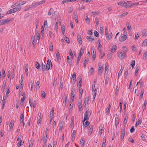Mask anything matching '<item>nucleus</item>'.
<instances>
[{"label": "nucleus", "mask_w": 147, "mask_h": 147, "mask_svg": "<svg viewBox=\"0 0 147 147\" xmlns=\"http://www.w3.org/2000/svg\"><path fill=\"white\" fill-rule=\"evenodd\" d=\"M26 2V1H22L20 0L18 1L16 3L13 5L12 6V7H13L16 6H21L22 5L24 4H25Z\"/></svg>", "instance_id": "1"}, {"label": "nucleus", "mask_w": 147, "mask_h": 147, "mask_svg": "<svg viewBox=\"0 0 147 147\" xmlns=\"http://www.w3.org/2000/svg\"><path fill=\"white\" fill-rule=\"evenodd\" d=\"M118 56L119 58L121 59L125 58L127 56L125 52L117 53Z\"/></svg>", "instance_id": "2"}, {"label": "nucleus", "mask_w": 147, "mask_h": 147, "mask_svg": "<svg viewBox=\"0 0 147 147\" xmlns=\"http://www.w3.org/2000/svg\"><path fill=\"white\" fill-rule=\"evenodd\" d=\"M88 110H86L84 114V119L83 120V122L85 121L86 120H88L89 119V116L88 115Z\"/></svg>", "instance_id": "3"}, {"label": "nucleus", "mask_w": 147, "mask_h": 147, "mask_svg": "<svg viewBox=\"0 0 147 147\" xmlns=\"http://www.w3.org/2000/svg\"><path fill=\"white\" fill-rule=\"evenodd\" d=\"M4 25H6L12 22L13 19L12 18H9L6 20L3 19Z\"/></svg>", "instance_id": "4"}, {"label": "nucleus", "mask_w": 147, "mask_h": 147, "mask_svg": "<svg viewBox=\"0 0 147 147\" xmlns=\"http://www.w3.org/2000/svg\"><path fill=\"white\" fill-rule=\"evenodd\" d=\"M51 65H52V63L51 61H50L49 60L47 61V64L46 68V70H48L50 68Z\"/></svg>", "instance_id": "5"}, {"label": "nucleus", "mask_w": 147, "mask_h": 147, "mask_svg": "<svg viewBox=\"0 0 147 147\" xmlns=\"http://www.w3.org/2000/svg\"><path fill=\"white\" fill-rule=\"evenodd\" d=\"M91 51H92V53H91L92 57L94 60L96 58V52L94 51V50L93 49V47H92V50Z\"/></svg>", "instance_id": "6"}, {"label": "nucleus", "mask_w": 147, "mask_h": 147, "mask_svg": "<svg viewBox=\"0 0 147 147\" xmlns=\"http://www.w3.org/2000/svg\"><path fill=\"white\" fill-rule=\"evenodd\" d=\"M79 79L78 80V81H79V82L77 84V86L78 87L79 86V88L80 87L82 86L81 83L82 82V76L81 75H80L79 76Z\"/></svg>", "instance_id": "7"}, {"label": "nucleus", "mask_w": 147, "mask_h": 147, "mask_svg": "<svg viewBox=\"0 0 147 147\" xmlns=\"http://www.w3.org/2000/svg\"><path fill=\"white\" fill-rule=\"evenodd\" d=\"M76 75L75 72H74L73 73V75L72 76L71 79L72 80V82L73 83V84H74L75 82L76 81Z\"/></svg>", "instance_id": "8"}, {"label": "nucleus", "mask_w": 147, "mask_h": 147, "mask_svg": "<svg viewBox=\"0 0 147 147\" xmlns=\"http://www.w3.org/2000/svg\"><path fill=\"white\" fill-rule=\"evenodd\" d=\"M118 5L122 6L124 7H126V2L125 1H120L117 3Z\"/></svg>", "instance_id": "9"}, {"label": "nucleus", "mask_w": 147, "mask_h": 147, "mask_svg": "<svg viewBox=\"0 0 147 147\" xmlns=\"http://www.w3.org/2000/svg\"><path fill=\"white\" fill-rule=\"evenodd\" d=\"M125 128H123L121 130V138L122 140H123L124 138V136L125 134Z\"/></svg>", "instance_id": "10"}, {"label": "nucleus", "mask_w": 147, "mask_h": 147, "mask_svg": "<svg viewBox=\"0 0 147 147\" xmlns=\"http://www.w3.org/2000/svg\"><path fill=\"white\" fill-rule=\"evenodd\" d=\"M35 32L36 38L38 40H39L40 39L39 32L38 30H36Z\"/></svg>", "instance_id": "11"}, {"label": "nucleus", "mask_w": 147, "mask_h": 147, "mask_svg": "<svg viewBox=\"0 0 147 147\" xmlns=\"http://www.w3.org/2000/svg\"><path fill=\"white\" fill-rule=\"evenodd\" d=\"M28 64H26L24 66V69L26 72V76H28Z\"/></svg>", "instance_id": "12"}, {"label": "nucleus", "mask_w": 147, "mask_h": 147, "mask_svg": "<svg viewBox=\"0 0 147 147\" xmlns=\"http://www.w3.org/2000/svg\"><path fill=\"white\" fill-rule=\"evenodd\" d=\"M109 66L107 63H106L105 64V74L106 73L107 74L108 71Z\"/></svg>", "instance_id": "13"}, {"label": "nucleus", "mask_w": 147, "mask_h": 147, "mask_svg": "<svg viewBox=\"0 0 147 147\" xmlns=\"http://www.w3.org/2000/svg\"><path fill=\"white\" fill-rule=\"evenodd\" d=\"M75 93L74 92V89L73 88H71V97L72 96H73V99H72V100H74V96H75Z\"/></svg>", "instance_id": "14"}, {"label": "nucleus", "mask_w": 147, "mask_h": 147, "mask_svg": "<svg viewBox=\"0 0 147 147\" xmlns=\"http://www.w3.org/2000/svg\"><path fill=\"white\" fill-rule=\"evenodd\" d=\"M84 48L85 47H82L80 50V51L79 53V55H80L81 56L84 53Z\"/></svg>", "instance_id": "15"}, {"label": "nucleus", "mask_w": 147, "mask_h": 147, "mask_svg": "<svg viewBox=\"0 0 147 147\" xmlns=\"http://www.w3.org/2000/svg\"><path fill=\"white\" fill-rule=\"evenodd\" d=\"M56 53L57 56V61H59V60L61 59L60 54L59 51L56 52Z\"/></svg>", "instance_id": "16"}, {"label": "nucleus", "mask_w": 147, "mask_h": 147, "mask_svg": "<svg viewBox=\"0 0 147 147\" xmlns=\"http://www.w3.org/2000/svg\"><path fill=\"white\" fill-rule=\"evenodd\" d=\"M67 100V96L65 95L64 97L63 101V106H65L66 105V102Z\"/></svg>", "instance_id": "17"}, {"label": "nucleus", "mask_w": 147, "mask_h": 147, "mask_svg": "<svg viewBox=\"0 0 147 147\" xmlns=\"http://www.w3.org/2000/svg\"><path fill=\"white\" fill-rule=\"evenodd\" d=\"M84 61L83 62V67L85 68L86 66L87 62H88L89 60L86 59V57H85L84 58Z\"/></svg>", "instance_id": "18"}, {"label": "nucleus", "mask_w": 147, "mask_h": 147, "mask_svg": "<svg viewBox=\"0 0 147 147\" xmlns=\"http://www.w3.org/2000/svg\"><path fill=\"white\" fill-rule=\"evenodd\" d=\"M88 100L89 99L87 97L85 98L84 102L83 104L84 107H86V106L88 104Z\"/></svg>", "instance_id": "19"}, {"label": "nucleus", "mask_w": 147, "mask_h": 147, "mask_svg": "<svg viewBox=\"0 0 147 147\" xmlns=\"http://www.w3.org/2000/svg\"><path fill=\"white\" fill-rule=\"evenodd\" d=\"M127 37V36H122L121 38H119V40L120 42H123L126 39Z\"/></svg>", "instance_id": "20"}, {"label": "nucleus", "mask_w": 147, "mask_h": 147, "mask_svg": "<svg viewBox=\"0 0 147 147\" xmlns=\"http://www.w3.org/2000/svg\"><path fill=\"white\" fill-rule=\"evenodd\" d=\"M126 7H129L132 6V4L130 1H127L126 2Z\"/></svg>", "instance_id": "21"}, {"label": "nucleus", "mask_w": 147, "mask_h": 147, "mask_svg": "<svg viewBox=\"0 0 147 147\" xmlns=\"http://www.w3.org/2000/svg\"><path fill=\"white\" fill-rule=\"evenodd\" d=\"M93 131V128L92 126L90 125L89 126V131L88 133L89 135H90L91 134L92 131Z\"/></svg>", "instance_id": "22"}, {"label": "nucleus", "mask_w": 147, "mask_h": 147, "mask_svg": "<svg viewBox=\"0 0 147 147\" xmlns=\"http://www.w3.org/2000/svg\"><path fill=\"white\" fill-rule=\"evenodd\" d=\"M67 61L68 63L69 64V65H70V66L71 65H72V61L71 59H70L69 57L68 56H67Z\"/></svg>", "instance_id": "23"}, {"label": "nucleus", "mask_w": 147, "mask_h": 147, "mask_svg": "<svg viewBox=\"0 0 147 147\" xmlns=\"http://www.w3.org/2000/svg\"><path fill=\"white\" fill-rule=\"evenodd\" d=\"M63 123L61 121L59 124V129L60 131L63 128Z\"/></svg>", "instance_id": "24"}, {"label": "nucleus", "mask_w": 147, "mask_h": 147, "mask_svg": "<svg viewBox=\"0 0 147 147\" xmlns=\"http://www.w3.org/2000/svg\"><path fill=\"white\" fill-rule=\"evenodd\" d=\"M61 30H62V33L63 35L64 34L65 31V27L64 25H63L61 27Z\"/></svg>", "instance_id": "25"}, {"label": "nucleus", "mask_w": 147, "mask_h": 147, "mask_svg": "<svg viewBox=\"0 0 147 147\" xmlns=\"http://www.w3.org/2000/svg\"><path fill=\"white\" fill-rule=\"evenodd\" d=\"M142 122V120L141 119H139L137 121H136V124L135 126L137 127V126L139 125H140Z\"/></svg>", "instance_id": "26"}, {"label": "nucleus", "mask_w": 147, "mask_h": 147, "mask_svg": "<svg viewBox=\"0 0 147 147\" xmlns=\"http://www.w3.org/2000/svg\"><path fill=\"white\" fill-rule=\"evenodd\" d=\"M117 50V47L115 45H113L112 47L111 51L112 52H114Z\"/></svg>", "instance_id": "27"}, {"label": "nucleus", "mask_w": 147, "mask_h": 147, "mask_svg": "<svg viewBox=\"0 0 147 147\" xmlns=\"http://www.w3.org/2000/svg\"><path fill=\"white\" fill-rule=\"evenodd\" d=\"M85 20L86 21V22L87 24H88L90 22V19L88 18V15H87L86 16L85 18Z\"/></svg>", "instance_id": "28"}, {"label": "nucleus", "mask_w": 147, "mask_h": 147, "mask_svg": "<svg viewBox=\"0 0 147 147\" xmlns=\"http://www.w3.org/2000/svg\"><path fill=\"white\" fill-rule=\"evenodd\" d=\"M85 144L84 140V138H82L80 140V144L81 146H84Z\"/></svg>", "instance_id": "29"}, {"label": "nucleus", "mask_w": 147, "mask_h": 147, "mask_svg": "<svg viewBox=\"0 0 147 147\" xmlns=\"http://www.w3.org/2000/svg\"><path fill=\"white\" fill-rule=\"evenodd\" d=\"M135 61L134 60H132L131 61V63H130L131 66L132 68V69L134 68V67L135 65Z\"/></svg>", "instance_id": "30"}, {"label": "nucleus", "mask_w": 147, "mask_h": 147, "mask_svg": "<svg viewBox=\"0 0 147 147\" xmlns=\"http://www.w3.org/2000/svg\"><path fill=\"white\" fill-rule=\"evenodd\" d=\"M78 37L77 39V40L78 42H79V43L82 44V40L81 39V36L78 34Z\"/></svg>", "instance_id": "31"}, {"label": "nucleus", "mask_w": 147, "mask_h": 147, "mask_svg": "<svg viewBox=\"0 0 147 147\" xmlns=\"http://www.w3.org/2000/svg\"><path fill=\"white\" fill-rule=\"evenodd\" d=\"M34 141V139L32 138L29 143V144L28 147H32L33 146V143Z\"/></svg>", "instance_id": "32"}, {"label": "nucleus", "mask_w": 147, "mask_h": 147, "mask_svg": "<svg viewBox=\"0 0 147 147\" xmlns=\"http://www.w3.org/2000/svg\"><path fill=\"white\" fill-rule=\"evenodd\" d=\"M86 38L90 42H92L94 40V38H92L90 36H87L86 37Z\"/></svg>", "instance_id": "33"}, {"label": "nucleus", "mask_w": 147, "mask_h": 147, "mask_svg": "<svg viewBox=\"0 0 147 147\" xmlns=\"http://www.w3.org/2000/svg\"><path fill=\"white\" fill-rule=\"evenodd\" d=\"M147 102L146 100H145L144 102V103L143 104V105L142 107V109L143 110V111H144L146 108V105Z\"/></svg>", "instance_id": "34"}, {"label": "nucleus", "mask_w": 147, "mask_h": 147, "mask_svg": "<svg viewBox=\"0 0 147 147\" xmlns=\"http://www.w3.org/2000/svg\"><path fill=\"white\" fill-rule=\"evenodd\" d=\"M106 142V138L105 137H104L103 138V140H102V147H105Z\"/></svg>", "instance_id": "35"}, {"label": "nucleus", "mask_w": 147, "mask_h": 147, "mask_svg": "<svg viewBox=\"0 0 147 147\" xmlns=\"http://www.w3.org/2000/svg\"><path fill=\"white\" fill-rule=\"evenodd\" d=\"M50 45L49 46V50L50 51H52L53 50V45L52 43H50Z\"/></svg>", "instance_id": "36"}, {"label": "nucleus", "mask_w": 147, "mask_h": 147, "mask_svg": "<svg viewBox=\"0 0 147 147\" xmlns=\"http://www.w3.org/2000/svg\"><path fill=\"white\" fill-rule=\"evenodd\" d=\"M144 90L143 89H141L140 92V98L142 99L143 98V95L144 94Z\"/></svg>", "instance_id": "37"}, {"label": "nucleus", "mask_w": 147, "mask_h": 147, "mask_svg": "<svg viewBox=\"0 0 147 147\" xmlns=\"http://www.w3.org/2000/svg\"><path fill=\"white\" fill-rule=\"evenodd\" d=\"M53 8H50L48 11V15L49 16H51L53 13Z\"/></svg>", "instance_id": "38"}, {"label": "nucleus", "mask_w": 147, "mask_h": 147, "mask_svg": "<svg viewBox=\"0 0 147 147\" xmlns=\"http://www.w3.org/2000/svg\"><path fill=\"white\" fill-rule=\"evenodd\" d=\"M79 90L80 92L79 96L80 97L82 96V94L83 93V90L81 88V87L79 88Z\"/></svg>", "instance_id": "39"}, {"label": "nucleus", "mask_w": 147, "mask_h": 147, "mask_svg": "<svg viewBox=\"0 0 147 147\" xmlns=\"http://www.w3.org/2000/svg\"><path fill=\"white\" fill-rule=\"evenodd\" d=\"M142 79H140V80L139 82H137L136 85L137 86L138 84L139 83V84L140 85V87H141L142 85Z\"/></svg>", "instance_id": "40"}, {"label": "nucleus", "mask_w": 147, "mask_h": 147, "mask_svg": "<svg viewBox=\"0 0 147 147\" xmlns=\"http://www.w3.org/2000/svg\"><path fill=\"white\" fill-rule=\"evenodd\" d=\"M105 35L106 36H107L108 35V29L107 27H105Z\"/></svg>", "instance_id": "41"}, {"label": "nucleus", "mask_w": 147, "mask_h": 147, "mask_svg": "<svg viewBox=\"0 0 147 147\" xmlns=\"http://www.w3.org/2000/svg\"><path fill=\"white\" fill-rule=\"evenodd\" d=\"M76 131L74 130L73 131L72 134H71L72 139L73 140L75 139V135L76 134Z\"/></svg>", "instance_id": "42"}, {"label": "nucleus", "mask_w": 147, "mask_h": 147, "mask_svg": "<svg viewBox=\"0 0 147 147\" xmlns=\"http://www.w3.org/2000/svg\"><path fill=\"white\" fill-rule=\"evenodd\" d=\"M32 43L33 46L35 47L36 46L35 42V38L34 37L32 36Z\"/></svg>", "instance_id": "43"}, {"label": "nucleus", "mask_w": 147, "mask_h": 147, "mask_svg": "<svg viewBox=\"0 0 147 147\" xmlns=\"http://www.w3.org/2000/svg\"><path fill=\"white\" fill-rule=\"evenodd\" d=\"M103 125H102L101 126H100V127H99V133L100 135H101L102 134V129L103 128Z\"/></svg>", "instance_id": "44"}, {"label": "nucleus", "mask_w": 147, "mask_h": 147, "mask_svg": "<svg viewBox=\"0 0 147 147\" xmlns=\"http://www.w3.org/2000/svg\"><path fill=\"white\" fill-rule=\"evenodd\" d=\"M41 96L43 98H45V92L43 91H41Z\"/></svg>", "instance_id": "45"}, {"label": "nucleus", "mask_w": 147, "mask_h": 147, "mask_svg": "<svg viewBox=\"0 0 147 147\" xmlns=\"http://www.w3.org/2000/svg\"><path fill=\"white\" fill-rule=\"evenodd\" d=\"M89 124H90V122L88 121H86V122H85V123H84H84L83 124V125H84V127H87V126H88Z\"/></svg>", "instance_id": "46"}, {"label": "nucleus", "mask_w": 147, "mask_h": 147, "mask_svg": "<svg viewBox=\"0 0 147 147\" xmlns=\"http://www.w3.org/2000/svg\"><path fill=\"white\" fill-rule=\"evenodd\" d=\"M14 11L13 10V9H12L9 10L7 13L8 14H10L11 13H14Z\"/></svg>", "instance_id": "47"}, {"label": "nucleus", "mask_w": 147, "mask_h": 147, "mask_svg": "<svg viewBox=\"0 0 147 147\" xmlns=\"http://www.w3.org/2000/svg\"><path fill=\"white\" fill-rule=\"evenodd\" d=\"M13 122L12 120L10 122L9 125V127L10 128V129H11L13 127Z\"/></svg>", "instance_id": "48"}, {"label": "nucleus", "mask_w": 147, "mask_h": 147, "mask_svg": "<svg viewBox=\"0 0 147 147\" xmlns=\"http://www.w3.org/2000/svg\"><path fill=\"white\" fill-rule=\"evenodd\" d=\"M54 108H52V109L51 111L50 115V116H53L54 115Z\"/></svg>", "instance_id": "49"}, {"label": "nucleus", "mask_w": 147, "mask_h": 147, "mask_svg": "<svg viewBox=\"0 0 147 147\" xmlns=\"http://www.w3.org/2000/svg\"><path fill=\"white\" fill-rule=\"evenodd\" d=\"M109 80V77L108 76H106L105 80V83L106 85L108 84Z\"/></svg>", "instance_id": "50"}, {"label": "nucleus", "mask_w": 147, "mask_h": 147, "mask_svg": "<svg viewBox=\"0 0 147 147\" xmlns=\"http://www.w3.org/2000/svg\"><path fill=\"white\" fill-rule=\"evenodd\" d=\"M127 119H128L127 116H125V117L124 120V125H125L127 123Z\"/></svg>", "instance_id": "51"}, {"label": "nucleus", "mask_w": 147, "mask_h": 147, "mask_svg": "<svg viewBox=\"0 0 147 147\" xmlns=\"http://www.w3.org/2000/svg\"><path fill=\"white\" fill-rule=\"evenodd\" d=\"M24 143V142H22V140H20L18 144V147L20 146L23 144Z\"/></svg>", "instance_id": "52"}, {"label": "nucleus", "mask_w": 147, "mask_h": 147, "mask_svg": "<svg viewBox=\"0 0 147 147\" xmlns=\"http://www.w3.org/2000/svg\"><path fill=\"white\" fill-rule=\"evenodd\" d=\"M36 68L38 69H39L40 66L39 63L37 61H36Z\"/></svg>", "instance_id": "53"}, {"label": "nucleus", "mask_w": 147, "mask_h": 147, "mask_svg": "<svg viewBox=\"0 0 147 147\" xmlns=\"http://www.w3.org/2000/svg\"><path fill=\"white\" fill-rule=\"evenodd\" d=\"M49 130V128L48 127H47L46 129V131L45 133V137L46 138H47V136H48V131Z\"/></svg>", "instance_id": "54"}, {"label": "nucleus", "mask_w": 147, "mask_h": 147, "mask_svg": "<svg viewBox=\"0 0 147 147\" xmlns=\"http://www.w3.org/2000/svg\"><path fill=\"white\" fill-rule=\"evenodd\" d=\"M105 55V54L104 53H102V52H101L100 55L99 56L100 58V59H102V58H103L104 57V56Z\"/></svg>", "instance_id": "55"}, {"label": "nucleus", "mask_w": 147, "mask_h": 147, "mask_svg": "<svg viewBox=\"0 0 147 147\" xmlns=\"http://www.w3.org/2000/svg\"><path fill=\"white\" fill-rule=\"evenodd\" d=\"M127 29L130 30H131V26L129 23H128L127 24Z\"/></svg>", "instance_id": "56"}, {"label": "nucleus", "mask_w": 147, "mask_h": 147, "mask_svg": "<svg viewBox=\"0 0 147 147\" xmlns=\"http://www.w3.org/2000/svg\"><path fill=\"white\" fill-rule=\"evenodd\" d=\"M128 14V12H125L124 13H123L121 15H120L119 17L120 18H122L123 17L126 16Z\"/></svg>", "instance_id": "57"}, {"label": "nucleus", "mask_w": 147, "mask_h": 147, "mask_svg": "<svg viewBox=\"0 0 147 147\" xmlns=\"http://www.w3.org/2000/svg\"><path fill=\"white\" fill-rule=\"evenodd\" d=\"M100 32L101 34L102 35L104 34V30H103V28L100 27Z\"/></svg>", "instance_id": "58"}, {"label": "nucleus", "mask_w": 147, "mask_h": 147, "mask_svg": "<svg viewBox=\"0 0 147 147\" xmlns=\"http://www.w3.org/2000/svg\"><path fill=\"white\" fill-rule=\"evenodd\" d=\"M143 57L144 58H145V59H147V51H145L143 55Z\"/></svg>", "instance_id": "59"}, {"label": "nucleus", "mask_w": 147, "mask_h": 147, "mask_svg": "<svg viewBox=\"0 0 147 147\" xmlns=\"http://www.w3.org/2000/svg\"><path fill=\"white\" fill-rule=\"evenodd\" d=\"M131 49L132 51H135L137 49V48L134 45H133L131 46Z\"/></svg>", "instance_id": "60"}, {"label": "nucleus", "mask_w": 147, "mask_h": 147, "mask_svg": "<svg viewBox=\"0 0 147 147\" xmlns=\"http://www.w3.org/2000/svg\"><path fill=\"white\" fill-rule=\"evenodd\" d=\"M112 33L110 34L107 36V38L109 40H110L112 37Z\"/></svg>", "instance_id": "61"}, {"label": "nucleus", "mask_w": 147, "mask_h": 147, "mask_svg": "<svg viewBox=\"0 0 147 147\" xmlns=\"http://www.w3.org/2000/svg\"><path fill=\"white\" fill-rule=\"evenodd\" d=\"M6 85V82L5 81H4L3 83V86H2V89H3V90L5 89V87Z\"/></svg>", "instance_id": "62"}, {"label": "nucleus", "mask_w": 147, "mask_h": 147, "mask_svg": "<svg viewBox=\"0 0 147 147\" xmlns=\"http://www.w3.org/2000/svg\"><path fill=\"white\" fill-rule=\"evenodd\" d=\"M73 11V9L71 7H68L67 10L68 12L69 13Z\"/></svg>", "instance_id": "63"}, {"label": "nucleus", "mask_w": 147, "mask_h": 147, "mask_svg": "<svg viewBox=\"0 0 147 147\" xmlns=\"http://www.w3.org/2000/svg\"><path fill=\"white\" fill-rule=\"evenodd\" d=\"M142 35L144 36H147V32L145 30H143L142 32Z\"/></svg>", "instance_id": "64"}]
</instances>
